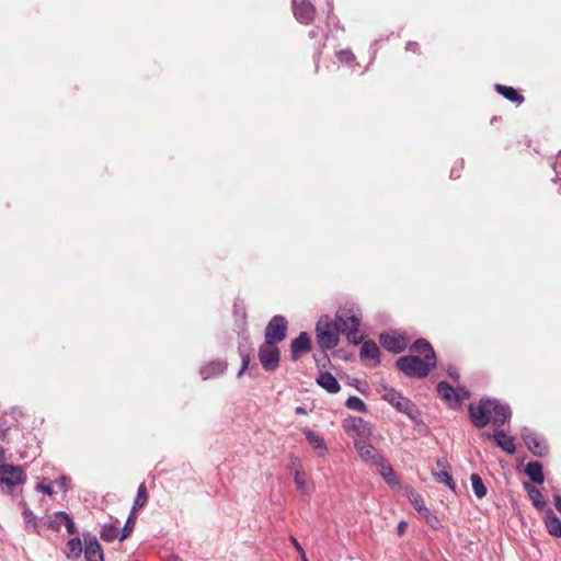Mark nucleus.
Masks as SVG:
<instances>
[{"label": "nucleus", "instance_id": "nucleus-1", "mask_svg": "<svg viewBox=\"0 0 561 561\" xmlns=\"http://www.w3.org/2000/svg\"><path fill=\"white\" fill-rule=\"evenodd\" d=\"M412 354L424 355L421 359L417 355L402 356L397 359V368L410 378H425L436 367V354L431 343L425 339H417L410 346Z\"/></svg>", "mask_w": 561, "mask_h": 561}, {"label": "nucleus", "instance_id": "nucleus-2", "mask_svg": "<svg viewBox=\"0 0 561 561\" xmlns=\"http://www.w3.org/2000/svg\"><path fill=\"white\" fill-rule=\"evenodd\" d=\"M468 413L472 425L484 428L492 423L501 428L512 416L511 408L496 399L483 398L478 403H470Z\"/></svg>", "mask_w": 561, "mask_h": 561}, {"label": "nucleus", "instance_id": "nucleus-3", "mask_svg": "<svg viewBox=\"0 0 561 561\" xmlns=\"http://www.w3.org/2000/svg\"><path fill=\"white\" fill-rule=\"evenodd\" d=\"M362 321V313L359 309L353 305H345L339 308L335 313V322L340 332L346 335V339L352 344H359L364 340L363 335L358 334V327Z\"/></svg>", "mask_w": 561, "mask_h": 561}, {"label": "nucleus", "instance_id": "nucleus-4", "mask_svg": "<svg viewBox=\"0 0 561 561\" xmlns=\"http://www.w3.org/2000/svg\"><path fill=\"white\" fill-rule=\"evenodd\" d=\"M27 476L22 466L0 462V492L13 494L15 489L26 482Z\"/></svg>", "mask_w": 561, "mask_h": 561}, {"label": "nucleus", "instance_id": "nucleus-5", "mask_svg": "<svg viewBox=\"0 0 561 561\" xmlns=\"http://www.w3.org/2000/svg\"><path fill=\"white\" fill-rule=\"evenodd\" d=\"M378 393L397 411L405 414L411 420H414L416 417V405L394 388L387 385H380V387L378 388Z\"/></svg>", "mask_w": 561, "mask_h": 561}, {"label": "nucleus", "instance_id": "nucleus-6", "mask_svg": "<svg viewBox=\"0 0 561 561\" xmlns=\"http://www.w3.org/2000/svg\"><path fill=\"white\" fill-rule=\"evenodd\" d=\"M340 329L328 316L321 317L316 324V337L322 350L334 348L340 341Z\"/></svg>", "mask_w": 561, "mask_h": 561}, {"label": "nucleus", "instance_id": "nucleus-7", "mask_svg": "<svg viewBox=\"0 0 561 561\" xmlns=\"http://www.w3.org/2000/svg\"><path fill=\"white\" fill-rule=\"evenodd\" d=\"M84 554L85 561H104L103 548L94 536H87L83 542L79 538H72V553Z\"/></svg>", "mask_w": 561, "mask_h": 561}, {"label": "nucleus", "instance_id": "nucleus-8", "mask_svg": "<svg viewBox=\"0 0 561 561\" xmlns=\"http://www.w3.org/2000/svg\"><path fill=\"white\" fill-rule=\"evenodd\" d=\"M520 437L524 440L528 450L537 457H546L548 455L547 440L529 427L520 430Z\"/></svg>", "mask_w": 561, "mask_h": 561}, {"label": "nucleus", "instance_id": "nucleus-9", "mask_svg": "<svg viewBox=\"0 0 561 561\" xmlns=\"http://www.w3.org/2000/svg\"><path fill=\"white\" fill-rule=\"evenodd\" d=\"M343 428L354 442H357V439H368L371 435L370 424L357 416L345 419L343 421Z\"/></svg>", "mask_w": 561, "mask_h": 561}, {"label": "nucleus", "instance_id": "nucleus-10", "mask_svg": "<svg viewBox=\"0 0 561 561\" xmlns=\"http://www.w3.org/2000/svg\"><path fill=\"white\" fill-rule=\"evenodd\" d=\"M288 322L285 317L277 314L274 316L265 328V341L268 344L279 343L285 340Z\"/></svg>", "mask_w": 561, "mask_h": 561}, {"label": "nucleus", "instance_id": "nucleus-11", "mask_svg": "<svg viewBox=\"0 0 561 561\" xmlns=\"http://www.w3.org/2000/svg\"><path fill=\"white\" fill-rule=\"evenodd\" d=\"M280 352L275 343L266 341L259 348V359L266 371H274L279 365Z\"/></svg>", "mask_w": 561, "mask_h": 561}, {"label": "nucleus", "instance_id": "nucleus-12", "mask_svg": "<svg viewBox=\"0 0 561 561\" xmlns=\"http://www.w3.org/2000/svg\"><path fill=\"white\" fill-rule=\"evenodd\" d=\"M481 436L484 439H493L495 445L500 447L507 455H514L516 453L515 439L508 436L503 430L495 427L494 433L483 432Z\"/></svg>", "mask_w": 561, "mask_h": 561}, {"label": "nucleus", "instance_id": "nucleus-13", "mask_svg": "<svg viewBox=\"0 0 561 561\" xmlns=\"http://www.w3.org/2000/svg\"><path fill=\"white\" fill-rule=\"evenodd\" d=\"M293 12L299 23L310 24L314 19L316 8L308 0H293Z\"/></svg>", "mask_w": 561, "mask_h": 561}, {"label": "nucleus", "instance_id": "nucleus-14", "mask_svg": "<svg viewBox=\"0 0 561 561\" xmlns=\"http://www.w3.org/2000/svg\"><path fill=\"white\" fill-rule=\"evenodd\" d=\"M62 525L70 534V515L64 511L55 512L53 515H47L42 518V531L47 528L58 533Z\"/></svg>", "mask_w": 561, "mask_h": 561}, {"label": "nucleus", "instance_id": "nucleus-15", "mask_svg": "<svg viewBox=\"0 0 561 561\" xmlns=\"http://www.w3.org/2000/svg\"><path fill=\"white\" fill-rule=\"evenodd\" d=\"M367 440L368 439H357V442H354V447L364 461L379 466L383 461V457Z\"/></svg>", "mask_w": 561, "mask_h": 561}, {"label": "nucleus", "instance_id": "nucleus-16", "mask_svg": "<svg viewBox=\"0 0 561 561\" xmlns=\"http://www.w3.org/2000/svg\"><path fill=\"white\" fill-rule=\"evenodd\" d=\"M379 342L387 351L393 354L403 352L407 346L403 337L389 333H381L379 336Z\"/></svg>", "mask_w": 561, "mask_h": 561}, {"label": "nucleus", "instance_id": "nucleus-17", "mask_svg": "<svg viewBox=\"0 0 561 561\" xmlns=\"http://www.w3.org/2000/svg\"><path fill=\"white\" fill-rule=\"evenodd\" d=\"M311 341L307 332H300L290 344V354L294 360H297L301 354L309 353Z\"/></svg>", "mask_w": 561, "mask_h": 561}, {"label": "nucleus", "instance_id": "nucleus-18", "mask_svg": "<svg viewBox=\"0 0 561 561\" xmlns=\"http://www.w3.org/2000/svg\"><path fill=\"white\" fill-rule=\"evenodd\" d=\"M228 364L226 360L216 359L201 367L199 374L204 380L216 378L227 370Z\"/></svg>", "mask_w": 561, "mask_h": 561}, {"label": "nucleus", "instance_id": "nucleus-19", "mask_svg": "<svg viewBox=\"0 0 561 561\" xmlns=\"http://www.w3.org/2000/svg\"><path fill=\"white\" fill-rule=\"evenodd\" d=\"M20 505L23 507V519L25 523V529L32 530L37 535H43L42 533V518L38 520L35 514L31 511L27 504L24 501H21Z\"/></svg>", "mask_w": 561, "mask_h": 561}, {"label": "nucleus", "instance_id": "nucleus-20", "mask_svg": "<svg viewBox=\"0 0 561 561\" xmlns=\"http://www.w3.org/2000/svg\"><path fill=\"white\" fill-rule=\"evenodd\" d=\"M362 347L359 352V357L363 360L370 359L374 362V366H377L380 363L379 358V347L374 341H362Z\"/></svg>", "mask_w": 561, "mask_h": 561}, {"label": "nucleus", "instance_id": "nucleus-21", "mask_svg": "<svg viewBox=\"0 0 561 561\" xmlns=\"http://www.w3.org/2000/svg\"><path fill=\"white\" fill-rule=\"evenodd\" d=\"M317 383L329 393H337L341 388L337 379L331 373L323 370H320L317 377Z\"/></svg>", "mask_w": 561, "mask_h": 561}, {"label": "nucleus", "instance_id": "nucleus-22", "mask_svg": "<svg viewBox=\"0 0 561 561\" xmlns=\"http://www.w3.org/2000/svg\"><path fill=\"white\" fill-rule=\"evenodd\" d=\"M304 434L306 436V439L310 444V446L320 455L323 456L328 451L327 444L324 443L323 438L316 432L306 428L304 430Z\"/></svg>", "mask_w": 561, "mask_h": 561}, {"label": "nucleus", "instance_id": "nucleus-23", "mask_svg": "<svg viewBox=\"0 0 561 561\" xmlns=\"http://www.w3.org/2000/svg\"><path fill=\"white\" fill-rule=\"evenodd\" d=\"M525 473L535 483L542 484L545 476L542 465L539 461H530L526 465Z\"/></svg>", "mask_w": 561, "mask_h": 561}, {"label": "nucleus", "instance_id": "nucleus-24", "mask_svg": "<svg viewBox=\"0 0 561 561\" xmlns=\"http://www.w3.org/2000/svg\"><path fill=\"white\" fill-rule=\"evenodd\" d=\"M524 488L525 490L527 491L528 493V496L533 503V505L538 510V511H542L546 508L547 506V503L546 501L543 500V496L540 492L539 489H537L536 486H534L533 484L528 483V482H525L524 483Z\"/></svg>", "mask_w": 561, "mask_h": 561}, {"label": "nucleus", "instance_id": "nucleus-25", "mask_svg": "<svg viewBox=\"0 0 561 561\" xmlns=\"http://www.w3.org/2000/svg\"><path fill=\"white\" fill-rule=\"evenodd\" d=\"M294 482L296 489L306 495H310L313 492V486L307 481L306 473L302 469H296L294 472Z\"/></svg>", "mask_w": 561, "mask_h": 561}, {"label": "nucleus", "instance_id": "nucleus-26", "mask_svg": "<svg viewBox=\"0 0 561 561\" xmlns=\"http://www.w3.org/2000/svg\"><path fill=\"white\" fill-rule=\"evenodd\" d=\"M437 392L439 397L448 402L456 401L457 403L460 402V398L456 393L453 386H450L447 381H439L437 385Z\"/></svg>", "mask_w": 561, "mask_h": 561}, {"label": "nucleus", "instance_id": "nucleus-27", "mask_svg": "<svg viewBox=\"0 0 561 561\" xmlns=\"http://www.w3.org/2000/svg\"><path fill=\"white\" fill-rule=\"evenodd\" d=\"M545 524L548 533L553 537H561V522L551 510L547 512Z\"/></svg>", "mask_w": 561, "mask_h": 561}, {"label": "nucleus", "instance_id": "nucleus-28", "mask_svg": "<svg viewBox=\"0 0 561 561\" xmlns=\"http://www.w3.org/2000/svg\"><path fill=\"white\" fill-rule=\"evenodd\" d=\"M495 90L508 101L516 102L518 104H520L524 101V96L520 93H518L513 87L496 84Z\"/></svg>", "mask_w": 561, "mask_h": 561}, {"label": "nucleus", "instance_id": "nucleus-29", "mask_svg": "<svg viewBox=\"0 0 561 561\" xmlns=\"http://www.w3.org/2000/svg\"><path fill=\"white\" fill-rule=\"evenodd\" d=\"M119 530L113 524H104L100 531V537L102 540L106 542H113L116 539H119Z\"/></svg>", "mask_w": 561, "mask_h": 561}, {"label": "nucleus", "instance_id": "nucleus-30", "mask_svg": "<svg viewBox=\"0 0 561 561\" xmlns=\"http://www.w3.org/2000/svg\"><path fill=\"white\" fill-rule=\"evenodd\" d=\"M471 486L474 495L478 499H483L486 495V488L478 473H473L470 477Z\"/></svg>", "mask_w": 561, "mask_h": 561}, {"label": "nucleus", "instance_id": "nucleus-31", "mask_svg": "<svg viewBox=\"0 0 561 561\" xmlns=\"http://www.w3.org/2000/svg\"><path fill=\"white\" fill-rule=\"evenodd\" d=\"M147 501H148L147 488H146L145 483H141L137 490V495H136V499L133 504V511L136 512V511L142 508L146 505Z\"/></svg>", "mask_w": 561, "mask_h": 561}, {"label": "nucleus", "instance_id": "nucleus-32", "mask_svg": "<svg viewBox=\"0 0 561 561\" xmlns=\"http://www.w3.org/2000/svg\"><path fill=\"white\" fill-rule=\"evenodd\" d=\"M433 477L436 482L447 485L451 491L456 490V483L447 470L434 471Z\"/></svg>", "mask_w": 561, "mask_h": 561}, {"label": "nucleus", "instance_id": "nucleus-33", "mask_svg": "<svg viewBox=\"0 0 561 561\" xmlns=\"http://www.w3.org/2000/svg\"><path fill=\"white\" fill-rule=\"evenodd\" d=\"M136 512L131 510L129 516L127 517V520L122 529V533H121V536H119V540L123 541L125 540L126 538H128L130 536V534L133 533L134 530V527L136 525Z\"/></svg>", "mask_w": 561, "mask_h": 561}, {"label": "nucleus", "instance_id": "nucleus-34", "mask_svg": "<svg viewBox=\"0 0 561 561\" xmlns=\"http://www.w3.org/2000/svg\"><path fill=\"white\" fill-rule=\"evenodd\" d=\"M345 405L347 409L357 411V412H367V405L366 403L358 397L351 396L347 398Z\"/></svg>", "mask_w": 561, "mask_h": 561}, {"label": "nucleus", "instance_id": "nucleus-35", "mask_svg": "<svg viewBox=\"0 0 561 561\" xmlns=\"http://www.w3.org/2000/svg\"><path fill=\"white\" fill-rule=\"evenodd\" d=\"M379 468L380 474L385 478V480L390 484L393 485L397 483L396 473L393 469L385 463V460L377 466Z\"/></svg>", "mask_w": 561, "mask_h": 561}, {"label": "nucleus", "instance_id": "nucleus-36", "mask_svg": "<svg viewBox=\"0 0 561 561\" xmlns=\"http://www.w3.org/2000/svg\"><path fill=\"white\" fill-rule=\"evenodd\" d=\"M239 354L241 357V367L243 370H247L249 368L250 362H251V347L250 345L245 346L242 343L239 345Z\"/></svg>", "mask_w": 561, "mask_h": 561}, {"label": "nucleus", "instance_id": "nucleus-37", "mask_svg": "<svg viewBox=\"0 0 561 561\" xmlns=\"http://www.w3.org/2000/svg\"><path fill=\"white\" fill-rule=\"evenodd\" d=\"M414 508L425 518L431 517L430 510L425 506L422 497L420 495H414L413 500H411Z\"/></svg>", "mask_w": 561, "mask_h": 561}, {"label": "nucleus", "instance_id": "nucleus-38", "mask_svg": "<svg viewBox=\"0 0 561 561\" xmlns=\"http://www.w3.org/2000/svg\"><path fill=\"white\" fill-rule=\"evenodd\" d=\"M35 490L43 492L47 495H51L53 494L51 482L50 481L46 482V480H43L42 482L36 484Z\"/></svg>", "mask_w": 561, "mask_h": 561}, {"label": "nucleus", "instance_id": "nucleus-39", "mask_svg": "<svg viewBox=\"0 0 561 561\" xmlns=\"http://www.w3.org/2000/svg\"><path fill=\"white\" fill-rule=\"evenodd\" d=\"M336 56L342 62H351L355 59L354 54L348 49L340 50Z\"/></svg>", "mask_w": 561, "mask_h": 561}, {"label": "nucleus", "instance_id": "nucleus-40", "mask_svg": "<svg viewBox=\"0 0 561 561\" xmlns=\"http://www.w3.org/2000/svg\"><path fill=\"white\" fill-rule=\"evenodd\" d=\"M10 426L4 419H0V439L5 440Z\"/></svg>", "mask_w": 561, "mask_h": 561}, {"label": "nucleus", "instance_id": "nucleus-41", "mask_svg": "<svg viewBox=\"0 0 561 561\" xmlns=\"http://www.w3.org/2000/svg\"><path fill=\"white\" fill-rule=\"evenodd\" d=\"M290 542L294 545L295 549L297 550V552L300 554L301 557V561L304 560V557H306V552L304 550V548L301 547V545L298 542V540L295 538V537H290Z\"/></svg>", "mask_w": 561, "mask_h": 561}, {"label": "nucleus", "instance_id": "nucleus-42", "mask_svg": "<svg viewBox=\"0 0 561 561\" xmlns=\"http://www.w3.org/2000/svg\"><path fill=\"white\" fill-rule=\"evenodd\" d=\"M55 483L60 488L62 492L67 491L68 488V478L66 476L60 477L55 480Z\"/></svg>", "mask_w": 561, "mask_h": 561}, {"label": "nucleus", "instance_id": "nucleus-43", "mask_svg": "<svg viewBox=\"0 0 561 561\" xmlns=\"http://www.w3.org/2000/svg\"><path fill=\"white\" fill-rule=\"evenodd\" d=\"M289 467H290L291 469H294V471H295L296 469H301L300 459H299L298 457H296V456L291 455V456L289 457Z\"/></svg>", "mask_w": 561, "mask_h": 561}, {"label": "nucleus", "instance_id": "nucleus-44", "mask_svg": "<svg viewBox=\"0 0 561 561\" xmlns=\"http://www.w3.org/2000/svg\"><path fill=\"white\" fill-rule=\"evenodd\" d=\"M447 373H448L449 377H451L455 380H457L459 378V374H458L456 367H454V366H449L447 369Z\"/></svg>", "mask_w": 561, "mask_h": 561}, {"label": "nucleus", "instance_id": "nucleus-45", "mask_svg": "<svg viewBox=\"0 0 561 561\" xmlns=\"http://www.w3.org/2000/svg\"><path fill=\"white\" fill-rule=\"evenodd\" d=\"M436 466L440 469V470H446L447 468V460L445 458H438L436 460Z\"/></svg>", "mask_w": 561, "mask_h": 561}, {"label": "nucleus", "instance_id": "nucleus-46", "mask_svg": "<svg viewBox=\"0 0 561 561\" xmlns=\"http://www.w3.org/2000/svg\"><path fill=\"white\" fill-rule=\"evenodd\" d=\"M408 524L403 520H401L399 524H398V534L399 535H402L407 528Z\"/></svg>", "mask_w": 561, "mask_h": 561}, {"label": "nucleus", "instance_id": "nucleus-47", "mask_svg": "<svg viewBox=\"0 0 561 561\" xmlns=\"http://www.w3.org/2000/svg\"><path fill=\"white\" fill-rule=\"evenodd\" d=\"M417 47H419V45L416 42H409L407 44V50L415 51Z\"/></svg>", "mask_w": 561, "mask_h": 561}, {"label": "nucleus", "instance_id": "nucleus-48", "mask_svg": "<svg viewBox=\"0 0 561 561\" xmlns=\"http://www.w3.org/2000/svg\"><path fill=\"white\" fill-rule=\"evenodd\" d=\"M296 414H307V411L304 407H297L295 409Z\"/></svg>", "mask_w": 561, "mask_h": 561}, {"label": "nucleus", "instance_id": "nucleus-49", "mask_svg": "<svg viewBox=\"0 0 561 561\" xmlns=\"http://www.w3.org/2000/svg\"><path fill=\"white\" fill-rule=\"evenodd\" d=\"M308 35L310 38H316L318 36V30L317 28L310 30Z\"/></svg>", "mask_w": 561, "mask_h": 561}, {"label": "nucleus", "instance_id": "nucleus-50", "mask_svg": "<svg viewBox=\"0 0 561 561\" xmlns=\"http://www.w3.org/2000/svg\"><path fill=\"white\" fill-rule=\"evenodd\" d=\"M66 548H69V549H70V539L67 541V543H66ZM64 552H65L66 557H67L68 559H70V552H68V551H67V549H65V550H64Z\"/></svg>", "mask_w": 561, "mask_h": 561}, {"label": "nucleus", "instance_id": "nucleus-51", "mask_svg": "<svg viewBox=\"0 0 561 561\" xmlns=\"http://www.w3.org/2000/svg\"><path fill=\"white\" fill-rule=\"evenodd\" d=\"M245 373V370H243V368L241 367L240 370L238 371L237 374V377L238 378H241L243 376V374Z\"/></svg>", "mask_w": 561, "mask_h": 561}, {"label": "nucleus", "instance_id": "nucleus-52", "mask_svg": "<svg viewBox=\"0 0 561 561\" xmlns=\"http://www.w3.org/2000/svg\"><path fill=\"white\" fill-rule=\"evenodd\" d=\"M459 175L456 174V171L453 169L451 172H450V178L453 179H457Z\"/></svg>", "mask_w": 561, "mask_h": 561}, {"label": "nucleus", "instance_id": "nucleus-53", "mask_svg": "<svg viewBox=\"0 0 561 561\" xmlns=\"http://www.w3.org/2000/svg\"><path fill=\"white\" fill-rule=\"evenodd\" d=\"M323 359L329 360V357L327 354H323Z\"/></svg>", "mask_w": 561, "mask_h": 561}, {"label": "nucleus", "instance_id": "nucleus-54", "mask_svg": "<svg viewBox=\"0 0 561 561\" xmlns=\"http://www.w3.org/2000/svg\"><path fill=\"white\" fill-rule=\"evenodd\" d=\"M243 340H244V342H245L247 344H249V339H248V337H244Z\"/></svg>", "mask_w": 561, "mask_h": 561}, {"label": "nucleus", "instance_id": "nucleus-55", "mask_svg": "<svg viewBox=\"0 0 561 561\" xmlns=\"http://www.w3.org/2000/svg\"><path fill=\"white\" fill-rule=\"evenodd\" d=\"M71 529H72V534H73L75 533V524L73 523H72Z\"/></svg>", "mask_w": 561, "mask_h": 561}, {"label": "nucleus", "instance_id": "nucleus-56", "mask_svg": "<svg viewBox=\"0 0 561 561\" xmlns=\"http://www.w3.org/2000/svg\"><path fill=\"white\" fill-rule=\"evenodd\" d=\"M2 456H3V453H2V451H0V459L2 458Z\"/></svg>", "mask_w": 561, "mask_h": 561}, {"label": "nucleus", "instance_id": "nucleus-57", "mask_svg": "<svg viewBox=\"0 0 561 561\" xmlns=\"http://www.w3.org/2000/svg\"><path fill=\"white\" fill-rule=\"evenodd\" d=\"M302 561H308L307 557H304V560Z\"/></svg>", "mask_w": 561, "mask_h": 561}]
</instances>
